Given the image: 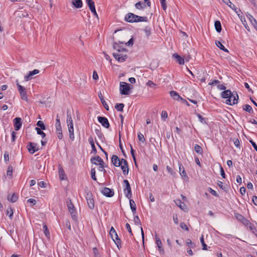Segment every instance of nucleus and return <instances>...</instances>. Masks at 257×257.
I'll use <instances>...</instances> for the list:
<instances>
[{
	"instance_id": "4d7b16f0",
	"label": "nucleus",
	"mask_w": 257,
	"mask_h": 257,
	"mask_svg": "<svg viewBox=\"0 0 257 257\" xmlns=\"http://www.w3.org/2000/svg\"><path fill=\"white\" fill-rule=\"evenodd\" d=\"M59 174L60 180H63V175H64V171L61 168L59 169Z\"/></svg>"
},
{
	"instance_id": "b1692460",
	"label": "nucleus",
	"mask_w": 257,
	"mask_h": 257,
	"mask_svg": "<svg viewBox=\"0 0 257 257\" xmlns=\"http://www.w3.org/2000/svg\"><path fill=\"white\" fill-rule=\"evenodd\" d=\"M146 7V5L141 2H139L135 4V8L138 10H143Z\"/></svg>"
},
{
	"instance_id": "680f3d73",
	"label": "nucleus",
	"mask_w": 257,
	"mask_h": 257,
	"mask_svg": "<svg viewBox=\"0 0 257 257\" xmlns=\"http://www.w3.org/2000/svg\"><path fill=\"white\" fill-rule=\"evenodd\" d=\"M233 143H234V145L237 147V148H239L240 147V142H239V141L238 139H235L234 138L233 139Z\"/></svg>"
},
{
	"instance_id": "ea45409f",
	"label": "nucleus",
	"mask_w": 257,
	"mask_h": 257,
	"mask_svg": "<svg viewBox=\"0 0 257 257\" xmlns=\"http://www.w3.org/2000/svg\"><path fill=\"white\" fill-rule=\"evenodd\" d=\"M144 32L147 37H149L151 34V28L149 26H146L144 29Z\"/></svg>"
},
{
	"instance_id": "8fccbe9b",
	"label": "nucleus",
	"mask_w": 257,
	"mask_h": 257,
	"mask_svg": "<svg viewBox=\"0 0 257 257\" xmlns=\"http://www.w3.org/2000/svg\"><path fill=\"white\" fill-rule=\"evenodd\" d=\"M7 175L8 176L12 177L13 175V167L10 166L8 167Z\"/></svg>"
},
{
	"instance_id": "37998d69",
	"label": "nucleus",
	"mask_w": 257,
	"mask_h": 257,
	"mask_svg": "<svg viewBox=\"0 0 257 257\" xmlns=\"http://www.w3.org/2000/svg\"><path fill=\"white\" fill-rule=\"evenodd\" d=\"M37 125L39 127H40V129H42V130H46V126L44 123L43 121L41 120H39L37 123Z\"/></svg>"
},
{
	"instance_id": "79ce46f5",
	"label": "nucleus",
	"mask_w": 257,
	"mask_h": 257,
	"mask_svg": "<svg viewBox=\"0 0 257 257\" xmlns=\"http://www.w3.org/2000/svg\"><path fill=\"white\" fill-rule=\"evenodd\" d=\"M35 130H36L37 134L41 135L43 138H44L46 137V134L42 131V129L37 127Z\"/></svg>"
},
{
	"instance_id": "3c124183",
	"label": "nucleus",
	"mask_w": 257,
	"mask_h": 257,
	"mask_svg": "<svg viewBox=\"0 0 257 257\" xmlns=\"http://www.w3.org/2000/svg\"><path fill=\"white\" fill-rule=\"evenodd\" d=\"M138 138L139 140L142 142V143H144L145 141V139L144 138V135L141 133L138 134Z\"/></svg>"
},
{
	"instance_id": "c85d7f7f",
	"label": "nucleus",
	"mask_w": 257,
	"mask_h": 257,
	"mask_svg": "<svg viewBox=\"0 0 257 257\" xmlns=\"http://www.w3.org/2000/svg\"><path fill=\"white\" fill-rule=\"evenodd\" d=\"M135 17L136 21H135V23L139 22H147L148 21L147 17H141L136 15Z\"/></svg>"
},
{
	"instance_id": "473e14b6",
	"label": "nucleus",
	"mask_w": 257,
	"mask_h": 257,
	"mask_svg": "<svg viewBox=\"0 0 257 257\" xmlns=\"http://www.w3.org/2000/svg\"><path fill=\"white\" fill-rule=\"evenodd\" d=\"M243 109L249 113H253V110L251 106L248 104H245L243 106Z\"/></svg>"
},
{
	"instance_id": "412c9836",
	"label": "nucleus",
	"mask_w": 257,
	"mask_h": 257,
	"mask_svg": "<svg viewBox=\"0 0 257 257\" xmlns=\"http://www.w3.org/2000/svg\"><path fill=\"white\" fill-rule=\"evenodd\" d=\"M72 4L77 9L81 8L83 6L82 0H72Z\"/></svg>"
},
{
	"instance_id": "39448f33",
	"label": "nucleus",
	"mask_w": 257,
	"mask_h": 257,
	"mask_svg": "<svg viewBox=\"0 0 257 257\" xmlns=\"http://www.w3.org/2000/svg\"><path fill=\"white\" fill-rule=\"evenodd\" d=\"M123 182L125 185V186L123 189V191L125 197L128 199H130L132 196L130 184L127 180H124Z\"/></svg>"
},
{
	"instance_id": "de8ad7c7",
	"label": "nucleus",
	"mask_w": 257,
	"mask_h": 257,
	"mask_svg": "<svg viewBox=\"0 0 257 257\" xmlns=\"http://www.w3.org/2000/svg\"><path fill=\"white\" fill-rule=\"evenodd\" d=\"M130 147H131V155L132 156L133 160H134V162L135 163V164L136 165L137 164H136V157H135V151L133 149L132 145H130Z\"/></svg>"
},
{
	"instance_id": "09e8293b",
	"label": "nucleus",
	"mask_w": 257,
	"mask_h": 257,
	"mask_svg": "<svg viewBox=\"0 0 257 257\" xmlns=\"http://www.w3.org/2000/svg\"><path fill=\"white\" fill-rule=\"evenodd\" d=\"M134 222L136 225L141 226V220L138 216L136 215L134 217Z\"/></svg>"
},
{
	"instance_id": "69168bd1",
	"label": "nucleus",
	"mask_w": 257,
	"mask_h": 257,
	"mask_svg": "<svg viewBox=\"0 0 257 257\" xmlns=\"http://www.w3.org/2000/svg\"><path fill=\"white\" fill-rule=\"evenodd\" d=\"M65 226L70 230H71V224L70 222L68 220H66L65 221Z\"/></svg>"
},
{
	"instance_id": "ddd939ff",
	"label": "nucleus",
	"mask_w": 257,
	"mask_h": 257,
	"mask_svg": "<svg viewBox=\"0 0 257 257\" xmlns=\"http://www.w3.org/2000/svg\"><path fill=\"white\" fill-rule=\"evenodd\" d=\"M22 124V119L20 117H16L14 119V125L16 131H19L21 128Z\"/></svg>"
},
{
	"instance_id": "a18cd8bd",
	"label": "nucleus",
	"mask_w": 257,
	"mask_h": 257,
	"mask_svg": "<svg viewBox=\"0 0 257 257\" xmlns=\"http://www.w3.org/2000/svg\"><path fill=\"white\" fill-rule=\"evenodd\" d=\"M200 241H201V243L202 244V249L203 250H207V245L205 244V242H204V238H203V235H202L201 237L200 238Z\"/></svg>"
},
{
	"instance_id": "a878e982",
	"label": "nucleus",
	"mask_w": 257,
	"mask_h": 257,
	"mask_svg": "<svg viewBox=\"0 0 257 257\" xmlns=\"http://www.w3.org/2000/svg\"><path fill=\"white\" fill-rule=\"evenodd\" d=\"M214 26L216 31L220 33L222 30L221 24L219 21H216L214 23Z\"/></svg>"
},
{
	"instance_id": "0eeeda50",
	"label": "nucleus",
	"mask_w": 257,
	"mask_h": 257,
	"mask_svg": "<svg viewBox=\"0 0 257 257\" xmlns=\"http://www.w3.org/2000/svg\"><path fill=\"white\" fill-rule=\"evenodd\" d=\"M38 145L36 143L30 142L27 145V149L29 153L31 154H34L36 152L38 151L39 149L37 147Z\"/></svg>"
},
{
	"instance_id": "338daca9",
	"label": "nucleus",
	"mask_w": 257,
	"mask_h": 257,
	"mask_svg": "<svg viewBox=\"0 0 257 257\" xmlns=\"http://www.w3.org/2000/svg\"><path fill=\"white\" fill-rule=\"evenodd\" d=\"M7 214L9 215L10 219L12 218L13 215V210L11 208H10V210H7Z\"/></svg>"
},
{
	"instance_id": "a211bd4d",
	"label": "nucleus",
	"mask_w": 257,
	"mask_h": 257,
	"mask_svg": "<svg viewBox=\"0 0 257 257\" xmlns=\"http://www.w3.org/2000/svg\"><path fill=\"white\" fill-rule=\"evenodd\" d=\"M173 57L176 59V61L180 65H183L184 63V59L177 53L173 55Z\"/></svg>"
},
{
	"instance_id": "e2e57ef3",
	"label": "nucleus",
	"mask_w": 257,
	"mask_h": 257,
	"mask_svg": "<svg viewBox=\"0 0 257 257\" xmlns=\"http://www.w3.org/2000/svg\"><path fill=\"white\" fill-rule=\"evenodd\" d=\"M208 191L210 193H211L212 195L216 196V197H218V195L217 194L216 192L213 189H212V188H209V189H208Z\"/></svg>"
},
{
	"instance_id": "2eb2a0df",
	"label": "nucleus",
	"mask_w": 257,
	"mask_h": 257,
	"mask_svg": "<svg viewBox=\"0 0 257 257\" xmlns=\"http://www.w3.org/2000/svg\"><path fill=\"white\" fill-rule=\"evenodd\" d=\"M113 48L114 50H116L118 53H126L127 50L124 48L121 47L119 44L114 42L113 44Z\"/></svg>"
},
{
	"instance_id": "13d9d810",
	"label": "nucleus",
	"mask_w": 257,
	"mask_h": 257,
	"mask_svg": "<svg viewBox=\"0 0 257 257\" xmlns=\"http://www.w3.org/2000/svg\"><path fill=\"white\" fill-rule=\"evenodd\" d=\"M180 226L181 228H182L184 230H185L186 231L189 230V228L187 227V225L184 222H181L180 224Z\"/></svg>"
},
{
	"instance_id": "1a4fd4ad",
	"label": "nucleus",
	"mask_w": 257,
	"mask_h": 257,
	"mask_svg": "<svg viewBox=\"0 0 257 257\" xmlns=\"http://www.w3.org/2000/svg\"><path fill=\"white\" fill-rule=\"evenodd\" d=\"M98 121L104 127L106 128H108L110 126V124L108 119L103 116H98L97 117Z\"/></svg>"
},
{
	"instance_id": "7c9ffc66",
	"label": "nucleus",
	"mask_w": 257,
	"mask_h": 257,
	"mask_svg": "<svg viewBox=\"0 0 257 257\" xmlns=\"http://www.w3.org/2000/svg\"><path fill=\"white\" fill-rule=\"evenodd\" d=\"M176 204L179 207L180 209L182 210H184L185 207H186V205L185 203L183 202H182L180 199H177L176 201H175Z\"/></svg>"
},
{
	"instance_id": "bb28decb",
	"label": "nucleus",
	"mask_w": 257,
	"mask_h": 257,
	"mask_svg": "<svg viewBox=\"0 0 257 257\" xmlns=\"http://www.w3.org/2000/svg\"><path fill=\"white\" fill-rule=\"evenodd\" d=\"M215 44L221 50L225 52H228V50L224 47V46L222 44L221 42H220L219 41L216 40Z\"/></svg>"
},
{
	"instance_id": "58836bf2",
	"label": "nucleus",
	"mask_w": 257,
	"mask_h": 257,
	"mask_svg": "<svg viewBox=\"0 0 257 257\" xmlns=\"http://www.w3.org/2000/svg\"><path fill=\"white\" fill-rule=\"evenodd\" d=\"M86 2L90 10L95 8L94 2L93 0H86Z\"/></svg>"
},
{
	"instance_id": "9d476101",
	"label": "nucleus",
	"mask_w": 257,
	"mask_h": 257,
	"mask_svg": "<svg viewBox=\"0 0 257 257\" xmlns=\"http://www.w3.org/2000/svg\"><path fill=\"white\" fill-rule=\"evenodd\" d=\"M18 91L20 93L21 98L23 100L27 101L28 98L25 88L21 85H18Z\"/></svg>"
},
{
	"instance_id": "052dcab7",
	"label": "nucleus",
	"mask_w": 257,
	"mask_h": 257,
	"mask_svg": "<svg viewBox=\"0 0 257 257\" xmlns=\"http://www.w3.org/2000/svg\"><path fill=\"white\" fill-rule=\"evenodd\" d=\"M162 7L164 10H166L167 9V5L165 0H160Z\"/></svg>"
},
{
	"instance_id": "6e6d98bb",
	"label": "nucleus",
	"mask_w": 257,
	"mask_h": 257,
	"mask_svg": "<svg viewBox=\"0 0 257 257\" xmlns=\"http://www.w3.org/2000/svg\"><path fill=\"white\" fill-rule=\"evenodd\" d=\"M93 251L94 253V257H100V255L98 252V249L96 247H94L93 248Z\"/></svg>"
},
{
	"instance_id": "c9c22d12",
	"label": "nucleus",
	"mask_w": 257,
	"mask_h": 257,
	"mask_svg": "<svg viewBox=\"0 0 257 257\" xmlns=\"http://www.w3.org/2000/svg\"><path fill=\"white\" fill-rule=\"evenodd\" d=\"M121 169L122 171L123 175H127L128 173L129 168L128 167V165H121Z\"/></svg>"
},
{
	"instance_id": "7ed1b4c3",
	"label": "nucleus",
	"mask_w": 257,
	"mask_h": 257,
	"mask_svg": "<svg viewBox=\"0 0 257 257\" xmlns=\"http://www.w3.org/2000/svg\"><path fill=\"white\" fill-rule=\"evenodd\" d=\"M114 233L115 236V239H113V241L115 242V244L116 245L118 248L119 249L121 247V239L118 237V235L114 229V228L113 227H111L110 228V230L109 231V234L111 237V238H113V233Z\"/></svg>"
},
{
	"instance_id": "f8f14e48",
	"label": "nucleus",
	"mask_w": 257,
	"mask_h": 257,
	"mask_svg": "<svg viewBox=\"0 0 257 257\" xmlns=\"http://www.w3.org/2000/svg\"><path fill=\"white\" fill-rule=\"evenodd\" d=\"M91 162L92 164L96 165H102L104 164L103 160L99 156H96L91 159Z\"/></svg>"
},
{
	"instance_id": "5701e85b",
	"label": "nucleus",
	"mask_w": 257,
	"mask_h": 257,
	"mask_svg": "<svg viewBox=\"0 0 257 257\" xmlns=\"http://www.w3.org/2000/svg\"><path fill=\"white\" fill-rule=\"evenodd\" d=\"M68 131H69V133L70 139L72 141H73L74 139L73 125L68 126Z\"/></svg>"
},
{
	"instance_id": "774afa93",
	"label": "nucleus",
	"mask_w": 257,
	"mask_h": 257,
	"mask_svg": "<svg viewBox=\"0 0 257 257\" xmlns=\"http://www.w3.org/2000/svg\"><path fill=\"white\" fill-rule=\"evenodd\" d=\"M254 150L257 152V145L251 139L249 140Z\"/></svg>"
},
{
	"instance_id": "aec40b11",
	"label": "nucleus",
	"mask_w": 257,
	"mask_h": 257,
	"mask_svg": "<svg viewBox=\"0 0 257 257\" xmlns=\"http://www.w3.org/2000/svg\"><path fill=\"white\" fill-rule=\"evenodd\" d=\"M66 122L68 126L73 125V120L69 110H67V120Z\"/></svg>"
},
{
	"instance_id": "cd10ccee",
	"label": "nucleus",
	"mask_w": 257,
	"mask_h": 257,
	"mask_svg": "<svg viewBox=\"0 0 257 257\" xmlns=\"http://www.w3.org/2000/svg\"><path fill=\"white\" fill-rule=\"evenodd\" d=\"M88 141L92 147V152H93L94 154H96L97 153V150L94 145L93 138L92 137H89L88 139Z\"/></svg>"
},
{
	"instance_id": "f704fd0d",
	"label": "nucleus",
	"mask_w": 257,
	"mask_h": 257,
	"mask_svg": "<svg viewBox=\"0 0 257 257\" xmlns=\"http://www.w3.org/2000/svg\"><path fill=\"white\" fill-rule=\"evenodd\" d=\"M247 18L249 20L250 23L254 27L255 26H257V21L256 20L250 15H248L247 16Z\"/></svg>"
},
{
	"instance_id": "20e7f679",
	"label": "nucleus",
	"mask_w": 257,
	"mask_h": 257,
	"mask_svg": "<svg viewBox=\"0 0 257 257\" xmlns=\"http://www.w3.org/2000/svg\"><path fill=\"white\" fill-rule=\"evenodd\" d=\"M67 206L72 218L75 221L76 220L77 218V212L71 200H69V202H67Z\"/></svg>"
},
{
	"instance_id": "c03bdc74",
	"label": "nucleus",
	"mask_w": 257,
	"mask_h": 257,
	"mask_svg": "<svg viewBox=\"0 0 257 257\" xmlns=\"http://www.w3.org/2000/svg\"><path fill=\"white\" fill-rule=\"evenodd\" d=\"M186 244L190 248H194L195 246V243L193 242L190 239H187L186 240Z\"/></svg>"
},
{
	"instance_id": "49530a36",
	"label": "nucleus",
	"mask_w": 257,
	"mask_h": 257,
	"mask_svg": "<svg viewBox=\"0 0 257 257\" xmlns=\"http://www.w3.org/2000/svg\"><path fill=\"white\" fill-rule=\"evenodd\" d=\"M196 114L197 116L198 117V118H199V121L201 123H207V122L205 121V119L204 117H203L202 115H201L198 113H196Z\"/></svg>"
},
{
	"instance_id": "72a5a7b5",
	"label": "nucleus",
	"mask_w": 257,
	"mask_h": 257,
	"mask_svg": "<svg viewBox=\"0 0 257 257\" xmlns=\"http://www.w3.org/2000/svg\"><path fill=\"white\" fill-rule=\"evenodd\" d=\"M156 244H157V246L158 247L159 250L160 251H162L163 252H164V249L162 247V242H161V240L158 237H156Z\"/></svg>"
},
{
	"instance_id": "603ef678",
	"label": "nucleus",
	"mask_w": 257,
	"mask_h": 257,
	"mask_svg": "<svg viewBox=\"0 0 257 257\" xmlns=\"http://www.w3.org/2000/svg\"><path fill=\"white\" fill-rule=\"evenodd\" d=\"M91 178L93 180L96 181L97 179L95 176V170L94 168H92L91 170Z\"/></svg>"
},
{
	"instance_id": "6e6552de",
	"label": "nucleus",
	"mask_w": 257,
	"mask_h": 257,
	"mask_svg": "<svg viewBox=\"0 0 257 257\" xmlns=\"http://www.w3.org/2000/svg\"><path fill=\"white\" fill-rule=\"evenodd\" d=\"M235 218L236 219L243 223L245 225H248L250 224V221L245 218L243 215L239 213H235L234 214Z\"/></svg>"
},
{
	"instance_id": "dca6fc26",
	"label": "nucleus",
	"mask_w": 257,
	"mask_h": 257,
	"mask_svg": "<svg viewBox=\"0 0 257 257\" xmlns=\"http://www.w3.org/2000/svg\"><path fill=\"white\" fill-rule=\"evenodd\" d=\"M39 70L38 69H34L33 71H30L29 74L24 77L25 80L28 81L32 79L33 75L39 73Z\"/></svg>"
},
{
	"instance_id": "0e129e2a",
	"label": "nucleus",
	"mask_w": 257,
	"mask_h": 257,
	"mask_svg": "<svg viewBox=\"0 0 257 257\" xmlns=\"http://www.w3.org/2000/svg\"><path fill=\"white\" fill-rule=\"evenodd\" d=\"M220 174H221V176H222V177L223 178H225L226 175H225L224 171L223 170V168H222V167L221 165L220 166Z\"/></svg>"
},
{
	"instance_id": "f03ea898",
	"label": "nucleus",
	"mask_w": 257,
	"mask_h": 257,
	"mask_svg": "<svg viewBox=\"0 0 257 257\" xmlns=\"http://www.w3.org/2000/svg\"><path fill=\"white\" fill-rule=\"evenodd\" d=\"M131 85L124 82H120L119 84V91L122 95H128L131 89Z\"/></svg>"
},
{
	"instance_id": "393cba45",
	"label": "nucleus",
	"mask_w": 257,
	"mask_h": 257,
	"mask_svg": "<svg viewBox=\"0 0 257 257\" xmlns=\"http://www.w3.org/2000/svg\"><path fill=\"white\" fill-rule=\"evenodd\" d=\"M130 205L133 214H135L136 212V205L135 201L133 199H130Z\"/></svg>"
},
{
	"instance_id": "a19ab883",
	"label": "nucleus",
	"mask_w": 257,
	"mask_h": 257,
	"mask_svg": "<svg viewBox=\"0 0 257 257\" xmlns=\"http://www.w3.org/2000/svg\"><path fill=\"white\" fill-rule=\"evenodd\" d=\"M55 127L56 131H60L61 130H62L60 120H56Z\"/></svg>"
},
{
	"instance_id": "423d86ee",
	"label": "nucleus",
	"mask_w": 257,
	"mask_h": 257,
	"mask_svg": "<svg viewBox=\"0 0 257 257\" xmlns=\"http://www.w3.org/2000/svg\"><path fill=\"white\" fill-rule=\"evenodd\" d=\"M113 56L119 62H124L127 58V55L123 53H113Z\"/></svg>"
},
{
	"instance_id": "4468645a",
	"label": "nucleus",
	"mask_w": 257,
	"mask_h": 257,
	"mask_svg": "<svg viewBox=\"0 0 257 257\" xmlns=\"http://www.w3.org/2000/svg\"><path fill=\"white\" fill-rule=\"evenodd\" d=\"M136 15H135L133 13H128L126 15L124 20L125 21L129 22V23H135V21H136Z\"/></svg>"
},
{
	"instance_id": "5fc2aeb1",
	"label": "nucleus",
	"mask_w": 257,
	"mask_h": 257,
	"mask_svg": "<svg viewBox=\"0 0 257 257\" xmlns=\"http://www.w3.org/2000/svg\"><path fill=\"white\" fill-rule=\"evenodd\" d=\"M95 132L98 138H101L103 137V134L101 133L100 129L96 128Z\"/></svg>"
},
{
	"instance_id": "4c0bfd02",
	"label": "nucleus",
	"mask_w": 257,
	"mask_h": 257,
	"mask_svg": "<svg viewBox=\"0 0 257 257\" xmlns=\"http://www.w3.org/2000/svg\"><path fill=\"white\" fill-rule=\"evenodd\" d=\"M88 206L91 209H93L94 208V201L93 198L88 200L87 201Z\"/></svg>"
},
{
	"instance_id": "4be33fe9",
	"label": "nucleus",
	"mask_w": 257,
	"mask_h": 257,
	"mask_svg": "<svg viewBox=\"0 0 257 257\" xmlns=\"http://www.w3.org/2000/svg\"><path fill=\"white\" fill-rule=\"evenodd\" d=\"M98 97H99V98L100 99V101L102 104V105H103V106L104 107V108L107 110H108L109 109V107L108 106V105L106 104L105 101L104 100V98H103V97L102 95V93H101V92H99L98 94Z\"/></svg>"
},
{
	"instance_id": "f3484780",
	"label": "nucleus",
	"mask_w": 257,
	"mask_h": 257,
	"mask_svg": "<svg viewBox=\"0 0 257 257\" xmlns=\"http://www.w3.org/2000/svg\"><path fill=\"white\" fill-rule=\"evenodd\" d=\"M111 162L113 165L115 167H119L120 166V162L118 157L116 155H113L111 158Z\"/></svg>"
},
{
	"instance_id": "f257e3e1",
	"label": "nucleus",
	"mask_w": 257,
	"mask_h": 257,
	"mask_svg": "<svg viewBox=\"0 0 257 257\" xmlns=\"http://www.w3.org/2000/svg\"><path fill=\"white\" fill-rule=\"evenodd\" d=\"M221 97L223 98H228L226 103L229 105H233L237 103L238 95L236 92L233 93L230 90H225L221 92Z\"/></svg>"
},
{
	"instance_id": "e433bc0d",
	"label": "nucleus",
	"mask_w": 257,
	"mask_h": 257,
	"mask_svg": "<svg viewBox=\"0 0 257 257\" xmlns=\"http://www.w3.org/2000/svg\"><path fill=\"white\" fill-rule=\"evenodd\" d=\"M124 104L121 103H116L115 105V108L118 111H122L123 108L124 107Z\"/></svg>"
},
{
	"instance_id": "864d4df0",
	"label": "nucleus",
	"mask_w": 257,
	"mask_h": 257,
	"mask_svg": "<svg viewBox=\"0 0 257 257\" xmlns=\"http://www.w3.org/2000/svg\"><path fill=\"white\" fill-rule=\"evenodd\" d=\"M167 170L168 171V172L172 175L173 176H175V174H176V173L174 171V170H173V169L169 167V166H167Z\"/></svg>"
},
{
	"instance_id": "bf43d9fd",
	"label": "nucleus",
	"mask_w": 257,
	"mask_h": 257,
	"mask_svg": "<svg viewBox=\"0 0 257 257\" xmlns=\"http://www.w3.org/2000/svg\"><path fill=\"white\" fill-rule=\"evenodd\" d=\"M92 198H93V195H92V193H91L90 191H88L86 193V199L87 201L88 200L91 199Z\"/></svg>"
},
{
	"instance_id": "9b49d317",
	"label": "nucleus",
	"mask_w": 257,
	"mask_h": 257,
	"mask_svg": "<svg viewBox=\"0 0 257 257\" xmlns=\"http://www.w3.org/2000/svg\"><path fill=\"white\" fill-rule=\"evenodd\" d=\"M101 192L103 195L107 197H111L114 195V191L112 189H109L107 187L104 188Z\"/></svg>"
},
{
	"instance_id": "6ab92c4d",
	"label": "nucleus",
	"mask_w": 257,
	"mask_h": 257,
	"mask_svg": "<svg viewBox=\"0 0 257 257\" xmlns=\"http://www.w3.org/2000/svg\"><path fill=\"white\" fill-rule=\"evenodd\" d=\"M170 95L171 97H172L173 99L176 100H179V99H183V98H182L178 93L174 90H172L170 92Z\"/></svg>"
},
{
	"instance_id": "2f4dec72",
	"label": "nucleus",
	"mask_w": 257,
	"mask_h": 257,
	"mask_svg": "<svg viewBox=\"0 0 257 257\" xmlns=\"http://www.w3.org/2000/svg\"><path fill=\"white\" fill-rule=\"evenodd\" d=\"M18 198V196L16 193H14L11 197L10 196H8V200L13 203L16 202Z\"/></svg>"
},
{
	"instance_id": "c756f323",
	"label": "nucleus",
	"mask_w": 257,
	"mask_h": 257,
	"mask_svg": "<svg viewBox=\"0 0 257 257\" xmlns=\"http://www.w3.org/2000/svg\"><path fill=\"white\" fill-rule=\"evenodd\" d=\"M194 150L196 153L199 155L203 154V149L201 146L198 144H195L194 146Z\"/></svg>"
}]
</instances>
